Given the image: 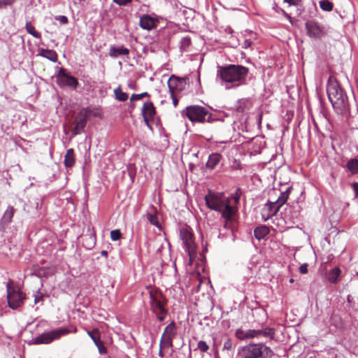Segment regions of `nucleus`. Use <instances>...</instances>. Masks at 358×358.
<instances>
[{"label":"nucleus","mask_w":358,"mask_h":358,"mask_svg":"<svg viewBox=\"0 0 358 358\" xmlns=\"http://www.w3.org/2000/svg\"><path fill=\"white\" fill-rule=\"evenodd\" d=\"M230 198L225 196L223 193H215L209 191L205 196L206 204L211 210L221 213L222 217L225 219L224 227L228 222L233 219L236 210L230 205Z\"/></svg>","instance_id":"1"},{"label":"nucleus","mask_w":358,"mask_h":358,"mask_svg":"<svg viewBox=\"0 0 358 358\" xmlns=\"http://www.w3.org/2000/svg\"><path fill=\"white\" fill-rule=\"evenodd\" d=\"M327 94L333 108L338 113H343L346 110L348 105V96L333 76L329 78Z\"/></svg>","instance_id":"2"},{"label":"nucleus","mask_w":358,"mask_h":358,"mask_svg":"<svg viewBox=\"0 0 358 358\" xmlns=\"http://www.w3.org/2000/svg\"><path fill=\"white\" fill-rule=\"evenodd\" d=\"M249 73V69L242 65L229 64L219 66L217 75L225 83H237L239 85L245 80Z\"/></svg>","instance_id":"3"},{"label":"nucleus","mask_w":358,"mask_h":358,"mask_svg":"<svg viewBox=\"0 0 358 358\" xmlns=\"http://www.w3.org/2000/svg\"><path fill=\"white\" fill-rule=\"evenodd\" d=\"M238 355L241 358H272L274 352L264 343H250L240 348Z\"/></svg>","instance_id":"4"},{"label":"nucleus","mask_w":358,"mask_h":358,"mask_svg":"<svg viewBox=\"0 0 358 358\" xmlns=\"http://www.w3.org/2000/svg\"><path fill=\"white\" fill-rule=\"evenodd\" d=\"M149 296L150 310L159 321H163L168 313V310L165 307L167 302L165 296L161 291L155 288L150 289Z\"/></svg>","instance_id":"5"},{"label":"nucleus","mask_w":358,"mask_h":358,"mask_svg":"<svg viewBox=\"0 0 358 358\" xmlns=\"http://www.w3.org/2000/svg\"><path fill=\"white\" fill-rule=\"evenodd\" d=\"M288 192H281L276 200H269L262 209V215L264 220H267L275 215L280 208L287 201L288 199Z\"/></svg>","instance_id":"6"},{"label":"nucleus","mask_w":358,"mask_h":358,"mask_svg":"<svg viewBox=\"0 0 358 358\" xmlns=\"http://www.w3.org/2000/svg\"><path fill=\"white\" fill-rule=\"evenodd\" d=\"M70 330L67 328H59L43 333L33 339L35 345L50 344L55 340L59 339L62 336L67 335Z\"/></svg>","instance_id":"7"},{"label":"nucleus","mask_w":358,"mask_h":358,"mask_svg":"<svg viewBox=\"0 0 358 358\" xmlns=\"http://www.w3.org/2000/svg\"><path fill=\"white\" fill-rule=\"evenodd\" d=\"M208 114L209 111L208 109L197 105L187 106L182 111V115H185L192 122H204L206 121V117Z\"/></svg>","instance_id":"8"},{"label":"nucleus","mask_w":358,"mask_h":358,"mask_svg":"<svg viewBox=\"0 0 358 358\" xmlns=\"http://www.w3.org/2000/svg\"><path fill=\"white\" fill-rule=\"evenodd\" d=\"M7 300L8 306L12 309H16L23 303L24 296L20 290H17L13 287V282L9 280L6 285Z\"/></svg>","instance_id":"9"},{"label":"nucleus","mask_w":358,"mask_h":358,"mask_svg":"<svg viewBox=\"0 0 358 358\" xmlns=\"http://www.w3.org/2000/svg\"><path fill=\"white\" fill-rule=\"evenodd\" d=\"M180 236L190 257L196 253L194 234L189 228H182L180 231Z\"/></svg>","instance_id":"10"},{"label":"nucleus","mask_w":358,"mask_h":358,"mask_svg":"<svg viewBox=\"0 0 358 358\" xmlns=\"http://www.w3.org/2000/svg\"><path fill=\"white\" fill-rule=\"evenodd\" d=\"M57 82L62 87L68 86L76 88L78 85L76 78L66 73V69L61 68L57 75Z\"/></svg>","instance_id":"11"},{"label":"nucleus","mask_w":358,"mask_h":358,"mask_svg":"<svg viewBox=\"0 0 358 358\" xmlns=\"http://www.w3.org/2000/svg\"><path fill=\"white\" fill-rule=\"evenodd\" d=\"M176 334V324L174 322H171L167 325L164 329V331L160 341L161 348L162 346H173V338Z\"/></svg>","instance_id":"12"},{"label":"nucleus","mask_w":358,"mask_h":358,"mask_svg":"<svg viewBox=\"0 0 358 358\" xmlns=\"http://www.w3.org/2000/svg\"><path fill=\"white\" fill-rule=\"evenodd\" d=\"M89 110L84 108L76 117L75 120L73 122V127L72 132L73 135L78 134L82 129H83L86 125L87 118L88 117Z\"/></svg>","instance_id":"13"},{"label":"nucleus","mask_w":358,"mask_h":358,"mask_svg":"<svg viewBox=\"0 0 358 358\" xmlns=\"http://www.w3.org/2000/svg\"><path fill=\"white\" fill-rule=\"evenodd\" d=\"M333 29L327 24H320L315 22V38L327 41L331 37Z\"/></svg>","instance_id":"14"},{"label":"nucleus","mask_w":358,"mask_h":358,"mask_svg":"<svg viewBox=\"0 0 358 358\" xmlns=\"http://www.w3.org/2000/svg\"><path fill=\"white\" fill-rule=\"evenodd\" d=\"M155 114L156 109L153 103L151 101L145 102L142 108V115L146 125L150 126L149 123L154 120Z\"/></svg>","instance_id":"15"},{"label":"nucleus","mask_w":358,"mask_h":358,"mask_svg":"<svg viewBox=\"0 0 358 358\" xmlns=\"http://www.w3.org/2000/svg\"><path fill=\"white\" fill-rule=\"evenodd\" d=\"M159 20L149 15H143L140 18V27L146 30H151L157 27Z\"/></svg>","instance_id":"16"},{"label":"nucleus","mask_w":358,"mask_h":358,"mask_svg":"<svg viewBox=\"0 0 358 358\" xmlns=\"http://www.w3.org/2000/svg\"><path fill=\"white\" fill-rule=\"evenodd\" d=\"M258 333L256 329L244 330L242 328H238L235 331V336L240 341H244L257 337Z\"/></svg>","instance_id":"17"},{"label":"nucleus","mask_w":358,"mask_h":358,"mask_svg":"<svg viewBox=\"0 0 358 358\" xmlns=\"http://www.w3.org/2000/svg\"><path fill=\"white\" fill-rule=\"evenodd\" d=\"M129 54V50L123 45L122 46H111L109 49V55L111 57H117L120 55H127Z\"/></svg>","instance_id":"18"},{"label":"nucleus","mask_w":358,"mask_h":358,"mask_svg":"<svg viewBox=\"0 0 358 358\" xmlns=\"http://www.w3.org/2000/svg\"><path fill=\"white\" fill-rule=\"evenodd\" d=\"M183 80L179 79L177 77L172 76L168 81V87L171 94H174L176 90H181V88L178 89L180 85H182Z\"/></svg>","instance_id":"19"},{"label":"nucleus","mask_w":358,"mask_h":358,"mask_svg":"<svg viewBox=\"0 0 358 358\" xmlns=\"http://www.w3.org/2000/svg\"><path fill=\"white\" fill-rule=\"evenodd\" d=\"M75 155L73 148L68 149L64 156V165L66 167L71 168L75 164Z\"/></svg>","instance_id":"20"},{"label":"nucleus","mask_w":358,"mask_h":358,"mask_svg":"<svg viewBox=\"0 0 358 358\" xmlns=\"http://www.w3.org/2000/svg\"><path fill=\"white\" fill-rule=\"evenodd\" d=\"M222 156L218 153L211 154L206 162V167L210 169H213L220 162Z\"/></svg>","instance_id":"21"},{"label":"nucleus","mask_w":358,"mask_h":358,"mask_svg":"<svg viewBox=\"0 0 358 358\" xmlns=\"http://www.w3.org/2000/svg\"><path fill=\"white\" fill-rule=\"evenodd\" d=\"M40 56H42L53 62H55L57 61V52L53 50H49V49H41L39 53Z\"/></svg>","instance_id":"22"},{"label":"nucleus","mask_w":358,"mask_h":358,"mask_svg":"<svg viewBox=\"0 0 358 358\" xmlns=\"http://www.w3.org/2000/svg\"><path fill=\"white\" fill-rule=\"evenodd\" d=\"M268 228L265 226H262L257 227L254 230V235L257 239L260 240L264 238L268 234Z\"/></svg>","instance_id":"23"},{"label":"nucleus","mask_w":358,"mask_h":358,"mask_svg":"<svg viewBox=\"0 0 358 358\" xmlns=\"http://www.w3.org/2000/svg\"><path fill=\"white\" fill-rule=\"evenodd\" d=\"M256 331L259 332L257 334V337L259 336H264V337H268L273 339L275 336V329L271 327H266L264 329H256Z\"/></svg>","instance_id":"24"},{"label":"nucleus","mask_w":358,"mask_h":358,"mask_svg":"<svg viewBox=\"0 0 358 358\" xmlns=\"http://www.w3.org/2000/svg\"><path fill=\"white\" fill-rule=\"evenodd\" d=\"M346 168L352 174L358 173V159L356 158L350 159L346 164Z\"/></svg>","instance_id":"25"},{"label":"nucleus","mask_w":358,"mask_h":358,"mask_svg":"<svg viewBox=\"0 0 358 358\" xmlns=\"http://www.w3.org/2000/svg\"><path fill=\"white\" fill-rule=\"evenodd\" d=\"M341 275V270L339 268H334L331 270L327 274L328 280L331 283H335L337 282L338 277Z\"/></svg>","instance_id":"26"},{"label":"nucleus","mask_w":358,"mask_h":358,"mask_svg":"<svg viewBox=\"0 0 358 358\" xmlns=\"http://www.w3.org/2000/svg\"><path fill=\"white\" fill-rule=\"evenodd\" d=\"M87 334L92 339L96 345L101 341V334L98 329H94L92 331H87Z\"/></svg>","instance_id":"27"},{"label":"nucleus","mask_w":358,"mask_h":358,"mask_svg":"<svg viewBox=\"0 0 358 358\" xmlns=\"http://www.w3.org/2000/svg\"><path fill=\"white\" fill-rule=\"evenodd\" d=\"M26 30L29 34L33 36L34 38H41V34L35 29V27L31 24V22H26Z\"/></svg>","instance_id":"28"},{"label":"nucleus","mask_w":358,"mask_h":358,"mask_svg":"<svg viewBox=\"0 0 358 358\" xmlns=\"http://www.w3.org/2000/svg\"><path fill=\"white\" fill-rule=\"evenodd\" d=\"M319 4H320V7L321 8V9L323 10L324 11H327V12L331 11L334 8L333 3H331L329 0L320 1Z\"/></svg>","instance_id":"29"},{"label":"nucleus","mask_w":358,"mask_h":358,"mask_svg":"<svg viewBox=\"0 0 358 358\" xmlns=\"http://www.w3.org/2000/svg\"><path fill=\"white\" fill-rule=\"evenodd\" d=\"M115 98L121 101H124L128 99V95L127 93L122 92L120 87L116 88L114 90Z\"/></svg>","instance_id":"30"},{"label":"nucleus","mask_w":358,"mask_h":358,"mask_svg":"<svg viewBox=\"0 0 358 358\" xmlns=\"http://www.w3.org/2000/svg\"><path fill=\"white\" fill-rule=\"evenodd\" d=\"M15 209L13 206H8L6 210L3 219L6 222H10L14 215Z\"/></svg>","instance_id":"31"},{"label":"nucleus","mask_w":358,"mask_h":358,"mask_svg":"<svg viewBox=\"0 0 358 358\" xmlns=\"http://www.w3.org/2000/svg\"><path fill=\"white\" fill-rule=\"evenodd\" d=\"M146 217L151 224L159 227V223L155 214L148 213Z\"/></svg>","instance_id":"32"},{"label":"nucleus","mask_w":358,"mask_h":358,"mask_svg":"<svg viewBox=\"0 0 358 358\" xmlns=\"http://www.w3.org/2000/svg\"><path fill=\"white\" fill-rule=\"evenodd\" d=\"M150 95L148 92H143L141 94H133L130 97L131 101L141 100L145 97H150Z\"/></svg>","instance_id":"33"},{"label":"nucleus","mask_w":358,"mask_h":358,"mask_svg":"<svg viewBox=\"0 0 358 358\" xmlns=\"http://www.w3.org/2000/svg\"><path fill=\"white\" fill-rule=\"evenodd\" d=\"M122 238V234L119 229L112 230L110 231V238L114 241H118Z\"/></svg>","instance_id":"34"},{"label":"nucleus","mask_w":358,"mask_h":358,"mask_svg":"<svg viewBox=\"0 0 358 358\" xmlns=\"http://www.w3.org/2000/svg\"><path fill=\"white\" fill-rule=\"evenodd\" d=\"M44 296H45V295L43 294H42L40 292H37L34 294V303L38 304V303H41L42 304L43 303Z\"/></svg>","instance_id":"35"},{"label":"nucleus","mask_w":358,"mask_h":358,"mask_svg":"<svg viewBox=\"0 0 358 358\" xmlns=\"http://www.w3.org/2000/svg\"><path fill=\"white\" fill-rule=\"evenodd\" d=\"M198 348L202 352H206L208 351V350L209 349V347L208 345L206 344V343L205 341H200L199 343H198Z\"/></svg>","instance_id":"36"},{"label":"nucleus","mask_w":358,"mask_h":358,"mask_svg":"<svg viewBox=\"0 0 358 358\" xmlns=\"http://www.w3.org/2000/svg\"><path fill=\"white\" fill-rule=\"evenodd\" d=\"M96 346L99 349V352L100 354H106L107 352L106 348L104 346L103 343L100 341L98 343L96 344Z\"/></svg>","instance_id":"37"},{"label":"nucleus","mask_w":358,"mask_h":358,"mask_svg":"<svg viewBox=\"0 0 358 358\" xmlns=\"http://www.w3.org/2000/svg\"><path fill=\"white\" fill-rule=\"evenodd\" d=\"M224 349L231 350L233 348V342L230 338L227 339L224 343Z\"/></svg>","instance_id":"38"},{"label":"nucleus","mask_w":358,"mask_h":358,"mask_svg":"<svg viewBox=\"0 0 358 358\" xmlns=\"http://www.w3.org/2000/svg\"><path fill=\"white\" fill-rule=\"evenodd\" d=\"M16 0H0V8L13 4Z\"/></svg>","instance_id":"39"},{"label":"nucleus","mask_w":358,"mask_h":358,"mask_svg":"<svg viewBox=\"0 0 358 358\" xmlns=\"http://www.w3.org/2000/svg\"><path fill=\"white\" fill-rule=\"evenodd\" d=\"M191 44V39L189 37H185L181 41V45L182 48L188 47Z\"/></svg>","instance_id":"40"},{"label":"nucleus","mask_w":358,"mask_h":358,"mask_svg":"<svg viewBox=\"0 0 358 358\" xmlns=\"http://www.w3.org/2000/svg\"><path fill=\"white\" fill-rule=\"evenodd\" d=\"M56 20L59 21L63 24L68 23V18L64 15L57 16Z\"/></svg>","instance_id":"41"},{"label":"nucleus","mask_w":358,"mask_h":358,"mask_svg":"<svg viewBox=\"0 0 358 358\" xmlns=\"http://www.w3.org/2000/svg\"><path fill=\"white\" fill-rule=\"evenodd\" d=\"M306 28L307 33L309 34L310 36L312 35V29L313 28V25L312 24V22H308L306 23Z\"/></svg>","instance_id":"42"},{"label":"nucleus","mask_w":358,"mask_h":358,"mask_svg":"<svg viewBox=\"0 0 358 358\" xmlns=\"http://www.w3.org/2000/svg\"><path fill=\"white\" fill-rule=\"evenodd\" d=\"M308 265L307 264H303L300 266L299 267V271L302 274H306L308 273Z\"/></svg>","instance_id":"43"},{"label":"nucleus","mask_w":358,"mask_h":358,"mask_svg":"<svg viewBox=\"0 0 358 358\" xmlns=\"http://www.w3.org/2000/svg\"><path fill=\"white\" fill-rule=\"evenodd\" d=\"M113 1L120 6H124L131 2V0H113Z\"/></svg>","instance_id":"44"},{"label":"nucleus","mask_w":358,"mask_h":358,"mask_svg":"<svg viewBox=\"0 0 358 358\" xmlns=\"http://www.w3.org/2000/svg\"><path fill=\"white\" fill-rule=\"evenodd\" d=\"M352 187L355 192V197L356 198L358 196V182H353Z\"/></svg>","instance_id":"45"},{"label":"nucleus","mask_w":358,"mask_h":358,"mask_svg":"<svg viewBox=\"0 0 358 358\" xmlns=\"http://www.w3.org/2000/svg\"><path fill=\"white\" fill-rule=\"evenodd\" d=\"M171 98L173 99V104L175 107H176L178 104V99L175 96L174 94H171Z\"/></svg>","instance_id":"46"},{"label":"nucleus","mask_w":358,"mask_h":358,"mask_svg":"<svg viewBox=\"0 0 358 358\" xmlns=\"http://www.w3.org/2000/svg\"><path fill=\"white\" fill-rule=\"evenodd\" d=\"M285 2L288 3L289 5H296L298 3V0H284Z\"/></svg>","instance_id":"47"},{"label":"nucleus","mask_w":358,"mask_h":358,"mask_svg":"<svg viewBox=\"0 0 358 358\" xmlns=\"http://www.w3.org/2000/svg\"><path fill=\"white\" fill-rule=\"evenodd\" d=\"M298 215H299V212L298 211H295L294 213V214L291 215L290 220H293L294 219L297 218Z\"/></svg>","instance_id":"48"},{"label":"nucleus","mask_w":358,"mask_h":358,"mask_svg":"<svg viewBox=\"0 0 358 358\" xmlns=\"http://www.w3.org/2000/svg\"><path fill=\"white\" fill-rule=\"evenodd\" d=\"M250 44H251V42H250L248 40H245L244 42V47L245 48L249 47L250 45Z\"/></svg>","instance_id":"49"},{"label":"nucleus","mask_w":358,"mask_h":358,"mask_svg":"<svg viewBox=\"0 0 358 358\" xmlns=\"http://www.w3.org/2000/svg\"><path fill=\"white\" fill-rule=\"evenodd\" d=\"M234 199L236 203H238L239 199H240V195H238L236 193V195L234 197Z\"/></svg>","instance_id":"50"},{"label":"nucleus","mask_w":358,"mask_h":358,"mask_svg":"<svg viewBox=\"0 0 358 358\" xmlns=\"http://www.w3.org/2000/svg\"><path fill=\"white\" fill-rule=\"evenodd\" d=\"M159 355L161 357H164V353L162 351V348L160 347V350L159 352Z\"/></svg>","instance_id":"51"},{"label":"nucleus","mask_w":358,"mask_h":358,"mask_svg":"<svg viewBox=\"0 0 358 358\" xmlns=\"http://www.w3.org/2000/svg\"><path fill=\"white\" fill-rule=\"evenodd\" d=\"M314 127H315V130H317V124H316V122H315Z\"/></svg>","instance_id":"52"},{"label":"nucleus","mask_w":358,"mask_h":358,"mask_svg":"<svg viewBox=\"0 0 358 358\" xmlns=\"http://www.w3.org/2000/svg\"><path fill=\"white\" fill-rule=\"evenodd\" d=\"M294 279H293V278H290V279H289V282L292 283V282H294Z\"/></svg>","instance_id":"53"},{"label":"nucleus","mask_w":358,"mask_h":358,"mask_svg":"<svg viewBox=\"0 0 358 358\" xmlns=\"http://www.w3.org/2000/svg\"><path fill=\"white\" fill-rule=\"evenodd\" d=\"M317 96H318L319 99L321 101L320 95V93L318 91H317Z\"/></svg>","instance_id":"54"},{"label":"nucleus","mask_w":358,"mask_h":358,"mask_svg":"<svg viewBox=\"0 0 358 358\" xmlns=\"http://www.w3.org/2000/svg\"><path fill=\"white\" fill-rule=\"evenodd\" d=\"M102 254H103V255H106V254H107V252H106V251H103V252H102Z\"/></svg>","instance_id":"55"},{"label":"nucleus","mask_w":358,"mask_h":358,"mask_svg":"<svg viewBox=\"0 0 358 358\" xmlns=\"http://www.w3.org/2000/svg\"><path fill=\"white\" fill-rule=\"evenodd\" d=\"M286 16L290 19V16L286 14Z\"/></svg>","instance_id":"56"},{"label":"nucleus","mask_w":358,"mask_h":358,"mask_svg":"<svg viewBox=\"0 0 358 358\" xmlns=\"http://www.w3.org/2000/svg\"><path fill=\"white\" fill-rule=\"evenodd\" d=\"M73 331H74L75 333H76V332H77V329H73Z\"/></svg>","instance_id":"57"}]
</instances>
